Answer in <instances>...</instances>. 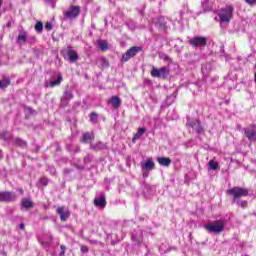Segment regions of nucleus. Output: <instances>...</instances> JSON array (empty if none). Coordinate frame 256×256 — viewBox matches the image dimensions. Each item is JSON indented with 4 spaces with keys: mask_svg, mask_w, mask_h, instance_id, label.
I'll list each match as a JSON object with an SVG mask.
<instances>
[{
    "mask_svg": "<svg viewBox=\"0 0 256 256\" xmlns=\"http://www.w3.org/2000/svg\"><path fill=\"white\" fill-rule=\"evenodd\" d=\"M226 194L233 197V202L235 203V201L241 199V197H247V195H249V190L241 188L239 186H235L231 189H228L226 191Z\"/></svg>",
    "mask_w": 256,
    "mask_h": 256,
    "instance_id": "obj_1",
    "label": "nucleus"
},
{
    "mask_svg": "<svg viewBox=\"0 0 256 256\" xmlns=\"http://www.w3.org/2000/svg\"><path fill=\"white\" fill-rule=\"evenodd\" d=\"M204 229L208 233H216V234L223 233L225 229V222L224 220H216L214 221V224H205Z\"/></svg>",
    "mask_w": 256,
    "mask_h": 256,
    "instance_id": "obj_2",
    "label": "nucleus"
},
{
    "mask_svg": "<svg viewBox=\"0 0 256 256\" xmlns=\"http://www.w3.org/2000/svg\"><path fill=\"white\" fill-rule=\"evenodd\" d=\"M218 17L220 23H231V19H233V6L222 8L218 13Z\"/></svg>",
    "mask_w": 256,
    "mask_h": 256,
    "instance_id": "obj_3",
    "label": "nucleus"
},
{
    "mask_svg": "<svg viewBox=\"0 0 256 256\" xmlns=\"http://www.w3.org/2000/svg\"><path fill=\"white\" fill-rule=\"evenodd\" d=\"M170 70L168 67H161L159 69L153 67L151 75L157 79H167L169 77Z\"/></svg>",
    "mask_w": 256,
    "mask_h": 256,
    "instance_id": "obj_4",
    "label": "nucleus"
},
{
    "mask_svg": "<svg viewBox=\"0 0 256 256\" xmlns=\"http://www.w3.org/2000/svg\"><path fill=\"white\" fill-rule=\"evenodd\" d=\"M80 13L81 7L71 6L70 9L64 13V19H75L76 17H79Z\"/></svg>",
    "mask_w": 256,
    "mask_h": 256,
    "instance_id": "obj_5",
    "label": "nucleus"
},
{
    "mask_svg": "<svg viewBox=\"0 0 256 256\" xmlns=\"http://www.w3.org/2000/svg\"><path fill=\"white\" fill-rule=\"evenodd\" d=\"M189 45L192 47H205V45H207V38L203 36H196L189 40Z\"/></svg>",
    "mask_w": 256,
    "mask_h": 256,
    "instance_id": "obj_6",
    "label": "nucleus"
},
{
    "mask_svg": "<svg viewBox=\"0 0 256 256\" xmlns=\"http://www.w3.org/2000/svg\"><path fill=\"white\" fill-rule=\"evenodd\" d=\"M139 51H141V47L134 46L130 48L125 54L122 55V61L126 63V61H129V59L135 57Z\"/></svg>",
    "mask_w": 256,
    "mask_h": 256,
    "instance_id": "obj_7",
    "label": "nucleus"
},
{
    "mask_svg": "<svg viewBox=\"0 0 256 256\" xmlns=\"http://www.w3.org/2000/svg\"><path fill=\"white\" fill-rule=\"evenodd\" d=\"M15 199H17V195L14 192H0V201L2 203H11Z\"/></svg>",
    "mask_w": 256,
    "mask_h": 256,
    "instance_id": "obj_8",
    "label": "nucleus"
},
{
    "mask_svg": "<svg viewBox=\"0 0 256 256\" xmlns=\"http://www.w3.org/2000/svg\"><path fill=\"white\" fill-rule=\"evenodd\" d=\"M244 135L249 141H256V126L250 125L244 128Z\"/></svg>",
    "mask_w": 256,
    "mask_h": 256,
    "instance_id": "obj_9",
    "label": "nucleus"
},
{
    "mask_svg": "<svg viewBox=\"0 0 256 256\" xmlns=\"http://www.w3.org/2000/svg\"><path fill=\"white\" fill-rule=\"evenodd\" d=\"M66 57L70 63H75L79 59V54L73 48L68 47L66 49Z\"/></svg>",
    "mask_w": 256,
    "mask_h": 256,
    "instance_id": "obj_10",
    "label": "nucleus"
},
{
    "mask_svg": "<svg viewBox=\"0 0 256 256\" xmlns=\"http://www.w3.org/2000/svg\"><path fill=\"white\" fill-rule=\"evenodd\" d=\"M188 127H192L196 133H203V126H201V122L199 120H194V121H188L187 122Z\"/></svg>",
    "mask_w": 256,
    "mask_h": 256,
    "instance_id": "obj_11",
    "label": "nucleus"
},
{
    "mask_svg": "<svg viewBox=\"0 0 256 256\" xmlns=\"http://www.w3.org/2000/svg\"><path fill=\"white\" fill-rule=\"evenodd\" d=\"M56 212L60 215L61 221H67L71 215V212H69V210H65V207H59Z\"/></svg>",
    "mask_w": 256,
    "mask_h": 256,
    "instance_id": "obj_12",
    "label": "nucleus"
},
{
    "mask_svg": "<svg viewBox=\"0 0 256 256\" xmlns=\"http://www.w3.org/2000/svg\"><path fill=\"white\" fill-rule=\"evenodd\" d=\"M132 240L135 241L136 245H140L143 243V232L141 230H137L132 234Z\"/></svg>",
    "mask_w": 256,
    "mask_h": 256,
    "instance_id": "obj_13",
    "label": "nucleus"
},
{
    "mask_svg": "<svg viewBox=\"0 0 256 256\" xmlns=\"http://www.w3.org/2000/svg\"><path fill=\"white\" fill-rule=\"evenodd\" d=\"M153 169H155V162H153V159H148L146 162L142 163L143 171H153Z\"/></svg>",
    "mask_w": 256,
    "mask_h": 256,
    "instance_id": "obj_14",
    "label": "nucleus"
},
{
    "mask_svg": "<svg viewBox=\"0 0 256 256\" xmlns=\"http://www.w3.org/2000/svg\"><path fill=\"white\" fill-rule=\"evenodd\" d=\"M94 205L95 207H100V209H105V207L107 206V200L105 199V197L95 198Z\"/></svg>",
    "mask_w": 256,
    "mask_h": 256,
    "instance_id": "obj_15",
    "label": "nucleus"
},
{
    "mask_svg": "<svg viewBox=\"0 0 256 256\" xmlns=\"http://www.w3.org/2000/svg\"><path fill=\"white\" fill-rule=\"evenodd\" d=\"M108 103H111L112 107L115 109H119V107H121V98H119V96H112L111 99L108 100Z\"/></svg>",
    "mask_w": 256,
    "mask_h": 256,
    "instance_id": "obj_16",
    "label": "nucleus"
},
{
    "mask_svg": "<svg viewBox=\"0 0 256 256\" xmlns=\"http://www.w3.org/2000/svg\"><path fill=\"white\" fill-rule=\"evenodd\" d=\"M22 207H24V209H33V207H35V203H33L29 198H23Z\"/></svg>",
    "mask_w": 256,
    "mask_h": 256,
    "instance_id": "obj_17",
    "label": "nucleus"
},
{
    "mask_svg": "<svg viewBox=\"0 0 256 256\" xmlns=\"http://www.w3.org/2000/svg\"><path fill=\"white\" fill-rule=\"evenodd\" d=\"M157 161L162 167H169V165H171V158L159 157L157 158Z\"/></svg>",
    "mask_w": 256,
    "mask_h": 256,
    "instance_id": "obj_18",
    "label": "nucleus"
},
{
    "mask_svg": "<svg viewBox=\"0 0 256 256\" xmlns=\"http://www.w3.org/2000/svg\"><path fill=\"white\" fill-rule=\"evenodd\" d=\"M62 81H63V76H61V74H59L57 79L50 81V84L48 87H51V88L59 87V85H61Z\"/></svg>",
    "mask_w": 256,
    "mask_h": 256,
    "instance_id": "obj_19",
    "label": "nucleus"
},
{
    "mask_svg": "<svg viewBox=\"0 0 256 256\" xmlns=\"http://www.w3.org/2000/svg\"><path fill=\"white\" fill-rule=\"evenodd\" d=\"M90 149H92L93 151H101L103 149H107V145L103 142H97L95 145H91Z\"/></svg>",
    "mask_w": 256,
    "mask_h": 256,
    "instance_id": "obj_20",
    "label": "nucleus"
},
{
    "mask_svg": "<svg viewBox=\"0 0 256 256\" xmlns=\"http://www.w3.org/2000/svg\"><path fill=\"white\" fill-rule=\"evenodd\" d=\"M97 45L101 51H107V49H109V44L106 40H98Z\"/></svg>",
    "mask_w": 256,
    "mask_h": 256,
    "instance_id": "obj_21",
    "label": "nucleus"
},
{
    "mask_svg": "<svg viewBox=\"0 0 256 256\" xmlns=\"http://www.w3.org/2000/svg\"><path fill=\"white\" fill-rule=\"evenodd\" d=\"M145 131H147V128H139L137 133L132 138V142L135 143L137 139H140V137L145 133Z\"/></svg>",
    "mask_w": 256,
    "mask_h": 256,
    "instance_id": "obj_22",
    "label": "nucleus"
},
{
    "mask_svg": "<svg viewBox=\"0 0 256 256\" xmlns=\"http://www.w3.org/2000/svg\"><path fill=\"white\" fill-rule=\"evenodd\" d=\"M208 167L212 171H217V169H219V163L217 161H215V160H210L208 162Z\"/></svg>",
    "mask_w": 256,
    "mask_h": 256,
    "instance_id": "obj_23",
    "label": "nucleus"
},
{
    "mask_svg": "<svg viewBox=\"0 0 256 256\" xmlns=\"http://www.w3.org/2000/svg\"><path fill=\"white\" fill-rule=\"evenodd\" d=\"M62 99L64 101H71V99H73V92L72 91H69V90H66L63 94V97Z\"/></svg>",
    "mask_w": 256,
    "mask_h": 256,
    "instance_id": "obj_24",
    "label": "nucleus"
},
{
    "mask_svg": "<svg viewBox=\"0 0 256 256\" xmlns=\"http://www.w3.org/2000/svg\"><path fill=\"white\" fill-rule=\"evenodd\" d=\"M93 139V136L91 135V133L87 132L83 135V138L81 139L82 143H88L89 141H91Z\"/></svg>",
    "mask_w": 256,
    "mask_h": 256,
    "instance_id": "obj_25",
    "label": "nucleus"
},
{
    "mask_svg": "<svg viewBox=\"0 0 256 256\" xmlns=\"http://www.w3.org/2000/svg\"><path fill=\"white\" fill-rule=\"evenodd\" d=\"M100 65L103 69H107L109 67V60L107 58H100Z\"/></svg>",
    "mask_w": 256,
    "mask_h": 256,
    "instance_id": "obj_26",
    "label": "nucleus"
},
{
    "mask_svg": "<svg viewBox=\"0 0 256 256\" xmlns=\"http://www.w3.org/2000/svg\"><path fill=\"white\" fill-rule=\"evenodd\" d=\"M9 85H11L10 80H0V89H6Z\"/></svg>",
    "mask_w": 256,
    "mask_h": 256,
    "instance_id": "obj_27",
    "label": "nucleus"
},
{
    "mask_svg": "<svg viewBox=\"0 0 256 256\" xmlns=\"http://www.w3.org/2000/svg\"><path fill=\"white\" fill-rule=\"evenodd\" d=\"M0 139H4V141H9V139H11V134L9 132H2L0 134Z\"/></svg>",
    "mask_w": 256,
    "mask_h": 256,
    "instance_id": "obj_28",
    "label": "nucleus"
},
{
    "mask_svg": "<svg viewBox=\"0 0 256 256\" xmlns=\"http://www.w3.org/2000/svg\"><path fill=\"white\" fill-rule=\"evenodd\" d=\"M15 143L16 145H19V147H27V142H25L21 138H16Z\"/></svg>",
    "mask_w": 256,
    "mask_h": 256,
    "instance_id": "obj_29",
    "label": "nucleus"
},
{
    "mask_svg": "<svg viewBox=\"0 0 256 256\" xmlns=\"http://www.w3.org/2000/svg\"><path fill=\"white\" fill-rule=\"evenodd\" d=\"M35 31H37V33H41L43 31V23L42 22H37L36 23Z\"/></svg>",
    "mask_w": 256,
    "mask_h": 256,
    "instance_id": "obj_30",
    "label": "nucleus"
},
{
    "mask_svg": "<svg viewBox=\"0 0 256 256\" xmlns=\"http://www.w3.org/2000/svg\"><path fill=\"white\" fill-rule=\"evenodd\" d=\"M236 203L238 207H242V209H245V207H247V201L245 200H236Z\"/></svg>",
    "mask_w": 256,
    "mask_h": 256,
    "instance_id": "obj_31",
    "label": "nucleus"
},
{
    "mask_svg": "<svg viewBox=\"0 0 256 256\" xmlns=\"http://www.w3.org/2000/svg\"><path fill=\"white\" fill-rule=\"evenodd\" d=\"M98 117H99V116L97 115V113L92 112V113L90 114V121H91V123H96Z\"/></svg>",
    "mask_w": 256,
    "mask_h": 256,
    "instance_id": "obj_32",
    "label": "nucleus"
},
{
    "mask_svg": "<svg viewBox=\"0 0 256 256\" xmlns=\"http://www.w3.org/2000/svg\"><path fill=\"white\" fill-rule=\"evenodd\" d=\"M18 41H20L21 43H25V41H27V35L25 33L19 34Z\"/></svg>",
    "mask_w": 256,
    "mask_h": 256,
    "instance_id": "obj_33",
    "label": "nucleus"
},
{
    "mask_svg": "<svg viewBox=\"0 0 256 256\" xmlns=\"http://www.w3.org/2000/svg\"><path fill=\"white\" fill-rule=\"evenodd\" d=\"M91 161H93V156H91V154H88L87 156L84 157L85 163H91Z\"/></svg>",
    "mask_w": 256,
    "mask_h": 256,
    "instance_id": "obj_34",
    "label": "nucleus"
},
{
    "mask_svg": "<svg viewBox=\"0 0 256 256\" xmlns=\"http://www.w3.org/2000/svg\"><path fill=\"white\" fill-rule=\"evenodd\" d=\"M60 250L61 251H60L59 255L63 256V255H65V251H67V247L65 245H61Z\"/></svg>",
    "mask_w": 256,
    "mask_h": 256,
    "instance_id": "obj_35",
    "label": "nucleus"
},
{
    "mask_svg": "<svg viewBox=\"0 0 256 256\" xmlns=\"http://www.w3.org/2000/svg\"><path fill=\"white\" fill-rule=\"evenodd\" d=\"M45 29H46L47 31H51V29H53V24H52L51 22H47V23L45 24Z\"/></svg>",
    "mask_w": 256,
    "mask_h": 256,
    "instance_id": "obj_36",
    "label": "nucleus"
},
{
    "mask_svg": "<svg viewBox=\"0 0 256 256\" xmlns=\"http://www.w3.org/2000/svg\"><path fill=\"white\" fill-rule=\"evenodd\" d=\"M40 183L42 184V185H44V187H47V178H41L40 179Z\"/></svg>",
    "mask_w": 256,
    "mask_h": 256,
    "instance_id": "obj_37",
    "label": "nucleus"
},
{
    "mask_svg": "<svg viewBox=\"0 0 256 256\" xmlns=\"http://www.w3.org/2000/svg\"><path fill=\"white\" fill-rule=\"evenodd\" d=\"M81 251L83 253H88L89 252V248L87 246H81Z\"/></svg>",
    "mask_w": 256,
    "mask_h": 256,
    "instance_id": "obj_38",
    "label": "nucleus"
},
{
    "mask_svg": "<svg viewBox=\"0 0 256 256\" xmlns=\"http://www.w3.org/2000/svg\"><path fill=\"white\" fill-rule=\"evenodd\" d=\"M246 3H248V5H255L256 0H246Z\"/></svg>",
    "mask_w": 256,
    "mask_h": 256,
    "instance_id": "obj_39",
    "label": "nucleus"
},
{
    "mask_svg": "<svg viewBox=\"0 0 256 256\" xmlns=\"http://www.w3.org/2000/svg\"><path fill=\"white\" fill-rule=\"evenodd\" d=\"M20 229L23 231V229H25V224L20 223Z\"/></svg>",
    "mask_w": 256,
    "mask_h": 256,
    "instance_id": "obj_40",
    "label": "nucleus"
},
{
    "mask_svg": "<svg viewBox=\"0 0 256 256\" xmlns=\"http://www.w3.org/2000/svg\"><path fill=\"white\" fill-rule=\"evenodd\" d=\"M18 191L21 195H23V188H18Z\"/></svg>",
    "mask_w": 256,
    "mask_h": 256,
    "instance_id": "obj_41",
    "label": "nucleus"
},
{
    "mask_svg": "<svg viewBox=\"0 0 256 256\" xmlns=\"http://www.w3.org/2000/svg\"><path fill=\"white\" fill-rule=\"evenodd\" d=\"M7 27H11V22H8V23H7Z\"/></svg>",
    "mask_w": 256,
    "mask_h": 256,
    "instance_id": "obj_42",
    "label": "nucleus"
},
{
    "mask_svg": "<svg viewBox=\"0 0 256 256\" xmlns=\"http://www.w3.org/2000/svg\"><path fill=\"white\" fill-rule=\"evenodd\" d=\"M3 5V0H0V7Z\"/></svg>",
    "mask_w": 256,
    "mask_h": 256,
    "instance_id": "obj_43",
    "label": "nucleus"
},
{
    "mask_svg": "<svg viewBox=\"0 0 256 256\" xmlns=\"http://www.w3.org/2000/svg\"><path fill=\"white\" fill-rule=\"evenodd\" d=\"M46 1V3H51V0H45Z\"/></svg>",
    "mask_w": 256,
    "mask_h": 256,
    "instance_id": "obj_44",
    "label": "nucleus"
},
{
    "mask_svg": "<svg viewBox=\"0 0 256 256\" xmlns=\"http://www.w3.org/2000/svg\"><path fill=\"white\" fill-rule=\"evenodd\" d=\"M64 173H69V171L68 170H64Z\"/></svg>",
    "mask_w": 256,
    "mask_h": 256,
    "instance_id": "obj_45",
    "label": "nucleus"
}]
</instances>
